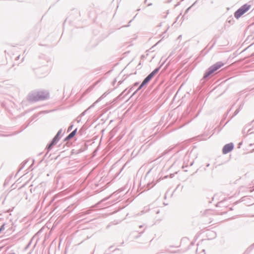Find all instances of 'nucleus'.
Wrapping results in <instances>:
<instances>
[{"instance_id": "f257e3e1", "label": "nucleus", "mask_w": 254, "mask_h": 254, "mask_svg": "<svg viewBox=\"0 0 254 254\" xmlns=\"http://www.w3.org/2000/svg\"><path fill=\"white\" fill-rule=\"evenodd\" d=\"M224 64L222 62H217L215 64H213V65L211 66L208 69V70L205 72L204 77L206 78L208 76H209L210 74L214 73L215 71L219 69L220 67H221L222 66H223Z\"/></svg>"}, {"instance_id": "f03ea898", "label": "nucleus", "mask_w": 254, "mask_h": 254, "mask_svg": "<svg viewBox=\"0 0 254 254\" xmlns=\"http://www.w3.org/2000/svg\"><path fill=\"white\" fill-rule=\"evenodd\" d=\"M250 5L246 4L241 7L235 13L234 16L236 18H240L242 15L248 11L251 8Z\"/></svg>"}, {"instance_id": "7ed1b4c3", "label": "nucleus", "mask_w": 254, "mask_h": 254, "mask_svg": "<svg viewBox=\"0 0 254 254\" xmlns=\"http://www.w3.org/2000/svg\"><path fill=\"white\" fill-rule=\"evenodd\" d=\"M48 97V93L45 92H39L34 97V100L35 101L44 100Z\"/></svg>"}, {"instance_id": "20e7f679", "label": "nucleus", "mask_w": 254, "mask_h": 254, "mask_svg": "<svg viewBox=\"0 0 254 254\" xmlns=\"http://www.w3.org/2000/svg\"><path fill=\"white\" fill-rule=\"evenodd\" d=\"M158 69H155L151 73H150L143 81L142 82L143 84L145 85L154 76V75L158 72Z\"/></svg>"}, {"instance_id": "39448f33", "label": "nucleus", "mask_w": 254, "mask_h": 254, "mask_svg": "<svg viewBox=\"0 0 254 254\" xmlns=\"http://www.w3.org/2000/svg\"><path fill=\"white\" fill-rule=\"evenodd\" d=\"M233 144L232 143H229L225 145L222 150L223 154H227L230 152L233 149Z\"/></svg>"}, {"instance_id": "423d86ee", "label": "nucleus", "mask_w": 254, "mask_h": 254, "mask_svg": "<svg viewBox=\"0 0 254 254\" xmlns=\"http://www.w3.org/2000/svg\"><path fill=\"white\" fill-rule=\"evenodd\" d=\"M60 131H59L57 135L54 137L52 142L50 143V144L49 145L48 147L49 149H51L54 145L57 143V142L59 139V136L60 135Z\"/></svg>"}, {"instance_id": "0eeeda50", "label": "nucleus", "mask_w": 254, "mask_h": 254, "mask_svg": "<svg viewBox=\"0 0 254 254\" xmlns=\"http://www.w3.org/2000/svg\"><path fill=\"white\" fill-rule=\"evenodd\" d=\"M77 129H74L72 132H71L65 138V140H69L72 138L76 134Z\"/></svg>"}, {"instance_id": "6e6552de", "label": "nucleus", "mask_w": 254, "mask_h": 254, "mask_svg": "<svg viewBox=\"0 0 254 254\" xmlns=\"http://www.w3.org/2000/svg\"><path fill=\"white\" fill-rule=\"evenodd\" d=\"M144 85V84H143V83H142L141 84V85L139 86V87H138V88L137 90H139L141 89L142 88V87Z\"/></svg>"}]
</instances>
